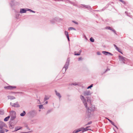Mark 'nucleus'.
I'll list each match as a JSON object with an SVG mask.
<instances>
[{
	"label": "nucleus",
	"instance_id": "f257e3e1",
	"mask_svg": "<svg viewBox=\"0 0 133 133\" xmlns=\"http://www.w3.org/2000/svg\"><path fill=\"white\" fill-rule=\"evenodd\" d=\"M80 97L85 107L88 110L89 109V108L91 105L90 99L87 98V101H86L84 97L83 96L81 95Z\"/></svg>",
	"mask_w": 133,
	"mask_h": 133
},
{
	"label": "nucleus",
	"instance_id": "f03ea898",
	"mask_svg": "<svg viewBox=\"0 0 133 133\" xmlns=\"http://www.w3.org/2000/svg\"><path fill=\"white\" fill-rule=\"evenodd\" d=\"M18 92H11L10 93V95L7 96L8 98V99H10L11 100H12L15 99L16 98L13 95V94L14 95H15Z\"/></svg>",
	"mask_w": 133,
	"mask_h": 133
},
{
	"label": "nucleus",
	"instance_id": "7ed1b4c3",
	"mask_svg": "<svg viewBox=\"0 0 133 133\" xmlns=\"http://www.w3.org/2000/svg\"><path fill=\"white\" fill-rule=\"evenodd\" d=\"M4 88L5 89L12 90L16 89V87L15 86H12L9 85L5 87Z\"/></svg>",
	"mask_w": 133,
	"mask_h": 133
},
{
	"label": "nucleus",
	"instance_id": "20e7f679",
	"mask_svg": "<svg viewBox=\"0 0 133 133\" xmlns=\"http://www.w3.org/2000/svg\"><path fill=\"white\" fill-rule=\"evenodd\" d=\"M16 112L14 111H11L10 113V116L11 119H14L16 117Z\"/></svg>",
	"mask_w": 133,
	"mask_h": 133
},
{
	"label": "nucleus",
	"instance_id": "39448f33",
	"mask_svg": "<svg viewBox=\"0 0 133 133\" xmlns=\"http://www.w3.org/2000/svg\"><path fill=\"white\" fill-rule=\"evenodd\" d=\"M89 127H88L85 128H84L83 127H82L80 128L81 131H82V132H83L84 131H88L89 130H90L89 129H88V128H89Z\"/></svg>",
	"mask_w": 133,
	"mask_h": 133
},
{
	"label": "nucleus",
	"instance_id": "423d86ee",
	"mask_svg": "<svg viewBox=\"0 0 133 133\" xmlns=\"http://www.w3.org/2000/svg\"><path fill=\"white\" fill-rule=\"evenodd\" d=\"M10 105L12 107H19V105L18 104L17 102L16 103H12L11 102L10 103Z\"/></svg>",
	"mask_w": 133,
	"mask_h": 133
},
{
	"label": "nucleus",
	"instance_id": "0eeeda50",
	"mask_svg": "<svg viewBox=\"0 0 133 133\" xmlns=\"http://www.w3.org/2000/svg\"><path fill=\"white\" fill-rule=\"evenodd\" d=\"M119 60H120L122 61L123 62H124V61H125L127 59L126 58L122 56H119Z\"/></svg>",
	"mask_w": 133,
	"mask_h": 133
},
{
	"label": "nucleus",
	"instance_id": "6e6552de",
	"mask_svg": "<svg viewBox=\"0 0 133 133\" xmlns=\"http://www.w3.org/2000/svg\"><path fill=\"white\" fill-rule=\"evenodd\" d=\"M83 94L84 96H88L91 94L90 91H87L84 92Z\"/></svg>",
	"mask_w": 133,
	"mask_h": 133
},
{
	"label": "nucleus",
	"instance_id": "1a4fd4ad",
	"mask_svg": "<svg viewBox=\"0 0 133 133\" xmlns=\"http://www.w3.org/2000/svg\"><path fill=\"white\" fill-rule=\"evenodd\" d=\"M102 53L104 54L105 55H107L108 54H109V55H111V56H112L113 55L111 54V53L110 52H106L105 51H103L102 52Z\"/></svg>",
	"mask_w": 133,
	"mask_h": 133
},
{
	"label": "nucleus",
	"instance_id": "9d476101",
	"mask_svg": "<svg viewBox=\"0 0 133 133\" xmlns=\"http://www.w3.org/2000/svg\"><path fill=\"white\" fill-rule=\"evenodd\" d=\"M4 124L2 122L0 121V128L1 129H2V128L4 126Z\"/></svg>",
	"mask_w": 133,
	"mask_h": 133
},
{
	"label": "nucleus",
	"instance_id": "9b49d317",
	"mask_svg": "<svg viewBox=\"0 0 133 133\" xmlns=\"http://www.w3.org/2000/svg\"><path fill=\"white\" fill-rule=\"evenodd\" d=\"M26 10L23 9H20V13L22 14L23 13H25Z\"/></svg>",
	"mask_w": 133,
	"mask_h": 133
},
{
	"label": "nucleus",
	"instance_id": "f8f14e48",
	"mask_svg": "<svg viewBox=\"0 0 133 133\" xmlns=\"http://www.w3.org/2000/svg\"><path fill=\"white\" fill-rule=\"evenodd\" d=\"M8 131V130L6 129H1V131L0 132V133H3L5 131L7 132Z\"/></svg>",
	"mask_w": 133,
	"mask_h": 133
},
{
	"label": "nucleus",
	"instance_id": "ddd939ff",
	"mask_svg": "<svg viewBox=\"0 0 133 133\" xmlns=\"http://www.w3.org/2000/svg\"><path fill=\"white\" fill-rule=\"evenodd\" d=\"M55 92L56 95L59 98H61V96L60 93L59 92H58L56 91H55Z\"/></svg>",
	"mask_w": 133,
	"mask_h": 133
},
{
	"label": "nucleus",
	"instance_id": "4468645a",
	"mask_svg": "<svg viewBox=\"0 0 133 133\" xmlns=\"http://www.w3.org/2000/svg\"><path fill=\"white\" fill-rule=\"evenodd\" d=\"M81 51V50H80L79 52L78 53H76V52L75 51L74 52V55H80Z\"/></svg>",
	"mask_w": 133,
	"mask_h": 133
},
{
	"label": "nucleus",
	"instance_id": "2eb2a0df",
	"mask_svg": "<svg viewBox=\"0 0 133 133\" xmlns=\"http://www.w3.org/2000/svg\"><path fill=\"white\" fill-rule=\"evenodd\" d=\"M65 35H66V37L68 39V40L69 41V38L68 35V33L66 31H65Z\"/></svg>",
	"mask_w": 133,
	"mask_h": 133
},
{
	"label": "nucleus",
	"instance_id": "dca6fc26",
	"mask_svg": "<svg viewBox=\"0 0 133 133\" xmlns=\"http://www.w3.org/2000/svg\"><path fill=\"white\" fill-rule=\"evenodd\" d=\"M22 128V127H17L15 128V131H17L18 130Z\"/></svg>",
	"mask_w": 133,
	"mask_h": 133
},
{
	"label": "nucleus",
	"instance_id": "f3484780",
	"mask_svg": "<svg viewBox=\"0 0 133 133\" xmlns=\"http://www.w3.org/2000/svg\"><path fill=\"white\" fill-rule=\"evenodd\" d=\"M80 129V128H79L77 129V130H74L73 132L72 133H77L78 132H79L80 131H81Z\"/></svg>",
	"mask_w": 133,
	"mask_h": 133
},
{
	"label": "nucleus",
	"instance_id": "a211bd4d",
	"mask_svg": "<svg viewBox=\"0 0 133 133\" xmlns=\"http://www.w3.org/2000/svg\"><path fill=\"white\" fill-rule=\"evenodd\" d=\"M26 114V113L25 111H23V112L21 113L20 114V115L21 116H24Z\"/></svg>",
	"mask_w": 133,
	"mask_h": 133
},
{
	"label": "nucleus",
	"instance_id": "6ab92c4d",
	"mask_svg": "<svg viewBox=\"0 0 133 133\" xmlns=\"http://www.w3.org/2000/svg\"><path fill=\"white\" fill-rule=\"evenodd\" d=\"M10 116H8L6 117L4 119V121H7L9 119V118L10 117Z\"/></svg>",
	"mask_w": 133,
	"mask_h": 133
},
{
	"label": "nucleus",
	"instance_id": "aec40b11",
	"mask_svg": "<svg viewBox=\"0 0 133 133\" xmlns=\"http://www.w3.org/2000/svg\"><path fill=\"white\" fill-rule=\"evenodd\" d=\"M110 122L112 125L114 126L117 129H118V128L116 125H115L114 123L113 122H112V121H111Z\"/></svg>",
	"mask_w": 133,
	"mask_h": 133
},
{
	"label": "nucleus",
	"instance_id": "412c9836",
	"mask_svg": "<svg viewBox=\"0 0 133 133\" xmlns=\"http://www.w3.org/2000/svg\"><path fill=\"white\" fill-rule=\"evenodd\" d=\"M68 30H76V29H75L73 27H70V28H69Z\"/></svg>",
	"mask_w": 133,
	"mask_h": 133
},
{
	"label": "nucleus",
	"instance_id": "4be33fe9",
	"mask_svg": "<svg viewBox=\"0 0 133 133\" xmlns=\"http://www.w3.org/2000/svg\"><path fill=\"white\" fill-rule=\"evenodd\" d=\"M119 0L120 1L122 2L123 4H125L126 2L125 1H123V0Z\"/></svg>",
	"mask_w": 133,
	"mask_h": 133
},
{
	"label": "nucleus",
	"instance_id": "5701e85b",
	"mask_svg": "<svg viewBox=\"0 0 133 133\" xmlns=\"http://www.w3.org/2000/svg\"><path fill=\"white\" fill-rule=\"evenodd\" d=\"M90 41L91 42H94V39H93L92 38V37H91L90 38Z\"/></svg>",
	"mask_w": 133,
	"mask_h": 133
},
{
	"label": "nucleus",
	"instance_id": "b1692460",
	"mask_svg": "<svg viewBox=\"0 0 133 133\" xmlns=\"http://www.w3.org/2000/svg\"><path fill=\"white\" fill-rule=\"evenodd\" d=\"M92 86H93V84H92L90 86H89L88 87L87 89H89V88H91V87H92Z\"/></svg>",
	"mask_w": 133,
	"mask_h": 133
},
{
	"label": "nucleus",
	"instance_id": "393cba45",
	"mask_svg": "<svg viewBox=\"0 0 133 133\" xmlns=\"http://www.w3.org/2000/svg\"><path fill=\"white\" fill-rule=\"evenodd\" d=\"M117 50L118 51H119L121 53V54H122V52H121L120 50L118 48V49H117Z\"/></svg>",
	"mask_w": 133,
	"mask_h": 133
},
{
	"label": "nucleus",
	"instance_id": "a878e982",
	"mask_svg": "<svg viewBox=\"0 0 133 133\" xmlns=\"http://www.w3.org/2000/svg\"><path fill=\"white\" fill-rule=\"evenodd\" d=\"M82 57H80L78 58V61H80L82 60Z\"/></svg>",
	"mask_w": 133,
	"mask_h": 133
},
{
	"label": "nucleus",
	"instance_id": "bb28decb",
	"mask_svg": "<svg viewBox=\"0 0 133 133\" xmlns=\"http://www.w3.org/2000/svg\"><path fill=\"white\" fill-rule=\"evenodd\" d=\"M92 122L91 121H90L89 122H88L86 125H87L89 124H90L92 123Z\"/></svg>",
	"mask_w": 133,
	"mask_h": 133
},
{
	"label": "nucleus",
	"instance_id": "cd10ccee",
	"mask_svg": "<svg viewBox=\"0 0 133 133\" xmlns=\"http://www.w3.org/2000/svg\"><path fill=\"white\" fill-rule=\"evenodd\" d=\"M28 10L30 11H31L32 12H34V13H35V12L34 11H33L32 10H31V9H28Z\"/></svg>",
	"mask_w": 133,
	"mask_h": 133
},
{
	"label": "nucleus",
	"instance_id": "c85d7f7f",
	"mask_svg": "<svg viewBox=\"0 0 133 133\" xmlns=\"http://www.w3.org/2000/svg\"><path fill=\"white\" fill-rule=\"evenodd\" d=\"M97 54L98 55H100L101 54L100 53V52H97Z\"/></svg>",
	"mask_w": 133,
	"mask_h": 133
},
{
	"label": "nucleus",
	"instance_id": "c756f323",
	"mask_svg": "<svg viewBox=\"0 0 133 133\" xmlns=\"http://www.w3.org/2000/svg\"><path fill=\"white\" fill-rule=\"evenodd\" d=\"M43 106L42 105H39V108L40 109H41L42 108Z\"/></svg>",
	"mask_w": 133,
	"mask_h": 133
},
{
	"label": "nucleus",
	"instance_id": "7c9ffc66",
	"mask_svg": "<svg viewBox=\"0 0 133 133\" xmlns=\"http://www.w3.org/2000/svg\"><path fill=\"white\" fill-rule=\"evenodd\" d=\"M114 46L115 47L116 49H118V47L115 44L114 45Z\"/></svg>",
	"mask_w": 133,
	"mask_h": 133
},
{
	"label": "nucleus",
	"instance_id": "2f4dec72",
	"mask_svg": "<svg viewBox=\"0 0 133 133\" xmlns=\"http://www.w3.org/2000/svg\"><path fill=\"white\" fill-rule=\"evenodd\" d=\"M114 46L115 47L116 49H118V47L115 44L114 45Z\"/></svg>",
	"mask_w": 133,
	"mask_h": 133
},
{
	"label": "nucleus",
	"instance_id": "473e14b6",
	"mask_svg": "<svg viewBox=\"0 0 133 133\" xmlns=\"http://www.w3.org/2000/svg\"><path fill=\"white\" fill-rule=\"evenodd\" d=\"M72 22L74 23H75V24H78V23L77 22H75L74 21H72Z\"/></svg>",
	"mask_w": 133,
	"mask_h": 133
},
{
	"label": "nucleus",
	"instance_id": "72a5a7b5",
	"mask_svg": "<svg viewBox=\"0 0 133 133\" xmlns=\"http://www.w3.org/2000/svg\"><path fill=\"white\" fill-rule=\"evenodd\" d=\"M48 99V98H47V97H45L44 98V99L45 100H46Z\"/></svg>",
	"mask_w": 133,
	"mask_h": 133
},
{
	"label": "nucleus",
	"instance_id": "f704fd0d",
	"mask_svg": "<svg viewBox=\"0 0 133 133\" xmlns=\"http://www.w3.org/2000/svg\"><path fill=\"white\" fill-rule=\"evenodd\" d=\"M106 118L110 122L111 121V120H110L109 119L107 118Z\"/></svg>",
	"mask_w": 133,
	"mask_h": 133
},
{
	"label": "nucleus",
	"instance_id": "c9c22d12",
	"mask_svg": "<svg viewBox=\"0 0 133 133\" xmlns=\"http://www.w3.org/2000/svg\"><path fill=\"white\" fill-rule=\"evenodd\" d=\"M108 29L110 30H111V28L110 27H107Z\"/></svg>",
	"mask_w": 133,
	"mask_h": 133
},
{
	"label": "nucleus",
	"instance_id": "e433bc0d",
	"mask_svg": "<svg viewBox=\"0 0 133 133\" xmlns=\"http://www.w3.org/2000/svg\"><path fill=\"white\" fill-rule=\"evenodd\" d=\"M45 103H46V104H47V103H48V102H47H47H45Z\"/></svg>",
	"mask_w": 133,
	"mask_h": 133
},
{
	"label": "nucleus",
	"instance_id": "4c0bfd02",
	"mask_svg": "<svg viewBox=\"0 0 133 133\" xmlns=\"http://www.w3.org/2000/svg\"><path fill=\"white\" fill-rule=\"evenodd\" d=\"M21 133H26V132H21Z\"/></svg>",
	"mask_w": 133,
	"mask_h": 133
}]
</instances>
